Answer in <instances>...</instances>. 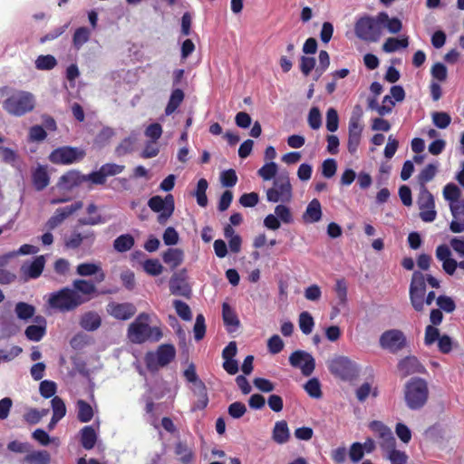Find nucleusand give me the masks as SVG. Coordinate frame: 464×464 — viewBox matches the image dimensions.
I'll list each match as a JSON object with an SVG mask.
<instances>
[{
	"mask_svg": "<svg viewBox=\"0 0 464 464\" xmlns=\"http://www.w3.org/2000/svg\"><path fill=\"white\" fill-rule=\"evenodd\" d=\"M0 92L2 95H5L3 109L12 116L22 117L32 112L35 108V97L28 91L5 86L1 88Z\"/></svg>",
	"mask_w": 464,
	"mask_h": 464,
	"instance_id": "f257e3e1",
	"label": "nucleus"
},
{
	"mask_svg": "<svg viewBox=\"0 0 464 464\" xmlns=\"http://www.w3.org/2000/svg\"><path fill=\"white\" fill-rule=\"evenodd\" d=\"M150 314L140 313L128 327V338L133 343L140 344L147 341L158 342L162 338V332L158 326L150 325Z\"/></svg>",
	"mask_w": 464,
	"mask_h": 464,
	"instance_id": "f03ea898",
	"label": "nucleus"
},
{
	"mask_svg": "<svg viewBox=\"0 0 464 464\" xmlns=\"http://www.w3.org/2000/svg\"><path fill=\"white\" fill-rule=\"evenodd\" d=\"M86 302H88V298L78 295L76 291L68 286L51 293L47 299L48 306L61 313L73 311Z\"/></svg>",
	"mask_w": 464,
	"mask_h": 464,
	"instance_id": "7ed1b4c3",
	"label": "nucleus"
},
{
	"mask_svg": "<svg viewBox=\"0 0 464 464\" xmlns=\"http://www.w3.org/2000/svg\"><path fill=\"white\" fill-rule=\"evenodd\" d=\"M428 397L429 388L424 379L412 377L406 382L404 399L411 410H420L426 404Z\"/></svg>",
	"mask_w": 464,
	"mask_h": 464,
	"instance_id": "20e7f679",
	"label": "nucleus"
},
{
	"mask_svg": "<svg viewBox=\"0 0 464 464\" xmlns=\"http://www.w3.org/2000/svg\"><path fill=\"white\" fill-rule=\"evenodd\" d=\"M176 357L173 344L164 343L158 346L155 352H148L144 362L150 372H157L160 368L169 365Z\"/></svg>",
	"mask_w": 464,
	"mask_h": 464,
	"instance_id": "39448f33",
	"label": "nucleus"
},
{
	"mask_svg": "<svg viewBox=\"0 0 464 464\" xmlns=\"http://www.w3.org/2000/svg\"><path fill=\"white\" fill-rule=\"evenodd\" d=\"M266 198L273 203H289L292 199V185L287 172L278 174L272 188L266 191Z\"/></svg>",
	"mask_w": 464,
	"mask_h": 464,
	"instance_id": "423d86ee",
	"label": "nucleus"
},
{
	"mask_svg": "<svg viewBox=\"0 0 464 464\" xmlns=\"http://www.w3.org/2000/svg\"><path fill=\"white\" fill-rule=\"evenodd\" d=\"M356 36L365 42H377L382 34L379 14L376 17L365 15L358 19L354 25Z\"/></svg>",
	"mask_w": 464,
	"mask_h": 464,
	"instance_id": "0eeeda50",
	"label": "nucleus"
},
{
	"mask_svg": "<svg viewBox=\"0 0 464 464\" xmlns=\"http://www.w3.org/2000/svg\"><path fill=\"white\" fill-rule=\"evenodd\" d=\"M85 156L86 151L82 148L61 146L49 154L48 160L55 165H71L81 162Z\"/></svg>",
	"mask_w": 464,
	"mask_h": 464,
	"instance_id": "6e6552de",
	"label": "nucleus"
},
{
	"mask_svg": "<svg viewBox=\"0 0 464 464\" xmlns=\"http://www.w3.org/2000/svg\"><path fill=\"white\" fill-rule=\"evenodd\" d=\"M328 369L333 375L343 381H353L359 374L356 363L346 356H337L331 360Z\"/></svg>",
	"mask_w": 464,
	"mask_h": 464,
	"instance_id": "1a4fd4ad",
	"label": "nucleus"
},
{
	"mask_svg": "<svg viewBox=\"0 0 464 464\" xmlns=\"http://www.w3.org/2000/svg\"><path fill=\"white\" fill-rule=\"evenodd\" d=\"M380 346L392 353H397L407 346V338L399 329L384 331L379 339Z\"/></svg>",
	"mask_w": 464,
	"mask_h": 464,
	"instance_id": "9d476101",
	"label": "nucleus"
},
{
	"mask_svg": "<svg viewBox=\"0 0 464 464\" xmlns=\"http://www.w3.org/2000/svg\"><path fill=\"white\" fill-rule=\"evenodd\" d=\"M290 364L301 370L303 375L310 376L315 368L314 357L307 352L297 350L289 356Z\"/></svg>",
	"mask_w": 464,
	"mask_h": 464,
	"instance_id": "9b49d317",
	"label": "nucleus"
},
{
	"mask_svg": "<svg viewBox=\"0 0 464 464\" xmlns=\"http://www.w3.org/2000/svg\"><path fill=\"white\" fill-rule=\"evenodd\" d=\"M169 291L174 295L183 296L189 299L192 290L187 282V271L182 269L174 273L169 279Z\"/></svg>",
	"mask_w": 464,
	"mask_h": 464,
	"instance_id": "f8f14e48",
	"label": "nucleus"
},
{
	"mask_svg": "<svg viewBox=\"0 0 464 464\" xmlns=\"http://www.w3.org/2000/svg\"><path fill=\"white\" fill-rule=\"evenodd\" d=\"M370 429L377 435L380 447L384 450L395 448L396 441L390 428L382 421L373 420L370 423Z\"/></svg>",
	"mask_w": 464,
	"mask_h": 464,
	"instance_id": "ddd939ff",
	"label": "nucleus"
},
{
	"mask_svg": "<svg viewBox=\"0 0 464 464\" xmlns=\"http://www.w3.org/2000/svg\"><path fill=\"white\" fill-rule=\"evenodd\" d=\"M95 283V281L92 280L75 279L72 282V289L73 291H76L78 295H81L83 297L88 298V301L100 295H107L112 293L111 290L98 291Z\"/></svg>",
	"mask_w": 464,
	"mask_h": 464,
	"instance_id": "4468645a",
	"label": "nucleus"
},
{
	"mask_svg": "<svg viewBox=\"0 0 464 464\" xmlns=\"http://www.w3.org/2000/svg\"><path fill=\"white\" fill-rule=\"evenodd\" d=\"M107 313L117 320L126 321L130 319L137 312L132 303L111 302L106 307Z\"/></svg>",
	"mask_w": 464,
	"mask_h": 464,
	"instance_id": "2eb2a0df",
	"label": "nucleus"
},
{
	"mask_svg": "<svg viewBox=\"0 0 464 464\" xmlns=\"http://www.w3.org/2000/svg\"><path fill=\"white\" fill-rule=\"evenodd\" d=\"M77 275L81 276H95V282L101 283L105 280L106 275L100 264L96 263H82L76 267Z\"/></svg>",
	"mask_w": 464,
	"mask_h": 464,
	"instance_id": "dca6fc26",
	"label": "nucleus"
},
{
	"mask_svg": "<svg viewBox=\"0 0 464 464\" xmlns=\"http://www.w3.org/2000/svg\"><path fill=\"white\" fill-rule=\"evenodd\" d=\"M398 369L404 377L413 373H422L425 372V367L415 356H407L401 359L398 363Z\"/></svg>",
	"mask_w": 464,
	"mask_h": 464,
	"instance_id": "f3484780",
	"label": "nucleus"
},
{
	"mask_svg": "<svg viewBox=\"0 0 464 464\" xmlns=\"http://www.w3.org/2000/svg\"><path fill=\"white\" fill-rule=\"evenodd\" d=\"M45 258L44 256H37L30 264H24L21 267L22 274L27 278H38L44 268Z\"/></svg>",
	"mask_w": 464,
	"mask_h": 464,
	"instance_id": "a211bd4d",
	"label": "nucleus"
},
{
	"mask_svg": "<svg viewBox=\"0 0 464 464\" xmlns=\"http://www.w3.org/2000/svg\"><path fill=\"white\" fill-rule=\"evenodd\" d=\"M82 205H71L70 207L57 208L54 215L52 216L46 223L48 229L52 230L57 227L71 214L81 208Z\"/></svg>",
	"mask_w": 464,
	"mask_h": 464,
	"instance_id": "6ab92c4d",
	"label": "nucleus"
},
{
	"mask_svg": "<svg viewBox=\"0 0 464 464\" xmlns=\"http://www.w3.org/2000/svg\"><path fill=\"white\" fill-rule=\"evenodd\" d=\"M83 183H85L84 174L76 169L67 171L59 179V185L67 189H72Z\"/></svg>",
	"mask_w": 464,
	"mask_h": 464,
	"instance_id": "aec40b11",
	"label": "nucleus"
},
{
	"mask_svg": "<svg viewBox=\"0 0 464 464\" xmlns=\"http://www.w3.org/2000/svg\"><path fill=\"white\" fill-rule=\"evenodd\" d=\"M363 126L362 124L349 123L347 148L350 153L356 152L362 138Z\"/></svg>",
	"mask_w": 464,
	"mask_h": 464,
	"instance_id": "412c9836",
	"label": "nucleus"
},
{
	"mask_svg": "<svg viewBox=\"0 0 464 464\" xmlns=\"http://www.w3.org/2000/svg\"><path fill=\"white\" fill-rule=\"evenodd\" d=\"M174 453L182 464H190L195 459V453L187 442L179 440L174 445Z\"/></svg>",
	"mask_w": 464,
	"mask_h": 464,
	"instance_id": "4be33fe9",
	"label": "nucleus"
},
{
	"mask_svg": "<svg viewBox=\"0 0 464 464\" xmlns=\"http://www.w3.org/2000/svg\"><path fill=\"white\" fill-rule=\"evenodd\" d=\"M34 321L38 324L43 323V325L32 324V325L27 326V328L25 329V336L30 341L39 342L44 336V334L46 333V327H45L46 321H45L44 317H43L41 315L36 316L34 318Z\"/></svg>",
	"mask_w": 464,
	"mask_h": 464,
	"instance_id": "5701e85b",
	"label": "nucleus"
},
{
	"mask_svg": "<svg viewBox=\"0 0 464 464\" xmlns=\"http://www.w3.org/2000/svg\"><path fill=\"white\" fill-rule=\"evenodd\" d=\"M453 220L450 222V228L453 233L464 231V205H450Z\"/></svg>",
	"mask_w": 464,
	"mask_h": 464,
	"instance_id": "b1692460",
	"label": "nucleus"
},
{
	"mask_svg": "<svg viewBox=\"0 0 464 464\" xmlns=\"http://www.w3.org/2000/svg\"><path fill=\"white\" fill-rule=\"evenodd\" d=\"M97 432L92 425L84 426L80 430V442L83 449L90 450L97 442Z\"/></svg>",
	"mask_w": 464,
	"mask_h": 464,
	"instance_id": "393cba45",
	"label": "nucleus"
},
{
	"mask_svg": "<svg viewBox=\"0 0 464 464\" xmlns=\"http://www.w3.org/2000/svg\"><path fill=\"white\" fill-rule=\"evenodd\" d=\"M162 259L171 269H175L182 264L184 252L179 248H168L162 254Z\"/></svg>",
	"mask_w": 464,
	"mask_h": 464,
	"instance_id": "a878e982",
	"label": "nucleus"
},
{
	"mask_svg": "<svg viewBox=\"0 0 464 464\" xmlns=\"http://www.w3.org/2000/svg\"><path fill=\"white\" fill-rule=\"evenodd\" d=\"M32 180L37 190H42L49 185L50 177L45 166H38L32 173Z\"/></svg>",
	"mask_w": 464,
	"mask_h": 464,
	"instance_id": "bb28decb",
	"label": "nucleus"
},
{
	"mask_svg": "<svg viewBox=\"0 0 464 464\" xmlns=\"http://www.w3.org/2000/svg\"><path fill=\"white\" fill-rule=\"evenodd\" d=\"M290 438L289 429L285 420L276 421L272 433V439L278 444H284Z\"/></svg>",
	"mask_w": 464,
	"mask_h": 464,
	"instance_id": "cd10ccee",
	"label": "nucleus"
},
{
	"mask_svg": "<svg viewBox=\"0 0 464 464\" xmlns=\"http://www.w3.org/2000/svg\"><path fill=\"white\" fill-rule=\"evenodd\" d=\"M102 324L100 315L94 312H88L84 314L80 321V325L86 331H95Z\"/></svg>",
	"mask_w": 464,
	"mask_h": 464,
	"instance_id": "c85d7f7f",
	"label": "nucleus"
},
{
	"mask_svg": "<svg viewBox=\"0 0 464 464\" xmlns=\"http://www.w3.org/2000/svg\"><path fill=\"white\" fill-rule=\"evenodd\" d=\"M222 317L224 324L226 326L232 327L231 329H228V331H234L239 326L240 322L237 318V315L227 303H224L222 304Z\"/></svg>",
	"mask_w": 464,
	"mask_h": 464,
	"instance_id": "c756f323",
	"label": "nucleus"
},
{
	"mask_svg": "<svg viewBox=\"0 0 464 464\" xmlns=\"http://www.w3.org/2000/svg\"><path fill=\"white\" fill-rule=\"evenodd\" d=\"M379 22L381 23V26L385 25L388 31L392 34H397L402 28L400 19L397 17L390 18L388 14L385 12L379 13Z\"/></svg>",
	"mask_w": 464,
	"mask_h": 464,
	"instance_id": "7c9ffc66",
	"label": "nucleus"
},
{
	"mask_svg": "<svg viewBox=\"0 0 464 464\" xmlns=\"http://www.w3.org/2000/svg\"><path fill=\"white\" fill-rule=\"evenodd\" d=\"M195 392H197L198 398L193 403L191 407L192 411L204 410L208 404V396L207 392L206 385L203 382H198V388H196Z\"/></svg>",
	"mask_w": 464,
	"mask_h": 464,
	"instance_id": "2f4dec72",
	"label": "nucleus"
},
{
	"mask_svg": "<svg viewBox=\"0 0 464 464\" xmlns=\"http://www.w3.org/2000/svg\"><path fill=\"white\" fill-rule=\"evenodd\" d=\"M77 419L80 422L85 423L93 418L92 407L84 400H78L76 402Z\"/></svg>",
	"mask_w": 464,
	"mask_h": 464,
	"instance_id": "473e14b6",
	"label": "nucleus"
},
{
	"mask_svg": "<svg viewBox=\"0 0 464 464\" xmlns=\"http://www.w3.org/2000/svg\"><path fill=\"white\" fill-rule=\"evenodd\" d=\"M185 94L181 89H174L165 108V114L171 115L183 102Z\"/></svg>",
	"mask_w": 464,
	"mask_h": 464,
	"instance_id": "72a5a7b5",
	"label": "nucleus"
},
{
	"mask_svg": "<svg viewBox=\"0 0 464 464\" xmlns=\"http://www.w3.org/2000/svg\"><path fill=\"white\" fill-rule=\"evenodd\" d=\"M53 417L51 422L55 423L63 419L66 414V406L62 398L54 396L52 401Z\"/></svg>",
	"mask_w": 464,
	"mask_h": 464,
	"instance_id": "f704fd0d",
	"label": "nucleus"
},
{
	"mask_svg": "<svg viewBox=\"0 0 464 464\" xmlns=\"http://www.w3.org/2000/svg\"><path fill=\"white\" fill-rule=\"evenodd\" d=\"M150 208L158 213V222L165 224L169 218L173 214L175 205H148Z\"/></svg>",
	"mask_w": 464,
	"mask_h": 464,
	"instance_id": "c9c22d12",
	"label": "nucleus"
},
{
	"mask_svg": "<svg viewBox=\"0 0 464 464\" xmlns=\"http://www.w3.org/2000/svg\"><path fill=\"white\" fill-rule=\"evenodd\" d=\"M90 37L91 31L87 27L82 26L77 28L72 36L73 47L76 50H80L89 41Z\"/></svg>",
	"mask_w": 464,
	"mask_h": 464,
	"instance_id": "e433bc0d",
	"label": "nucleus"
},
{
	"mask_svg": "<svg viewBox=\"0 0 464 464\" xmlns=\"http://www.w3.org/2000/svg\"><path fill=\"white\" fill-rule=\"evenodd\" d=\"M409 45V41L407 37L398 39L394 37L388 38L383 45L382 50L385 53H393L399 50L400 48H406Z\"/></svg>",
	"mask_w": 464,
	"mask_h": 464,
	"instance_id": "4c0bfd02",
	"label": "nucleus"
},
{
	"mask_svg": "<svg viewBox=\"0 0 464 464\" xmlns=\"http://www.w3.org/2000/svg\"><path fill=\"white\" fill-rule=\"evenodd\" d=\"M8 263V256H0V284L8 285L13 283L16 279L14 273L5 268Z\"/></svg>",
	"mask_w": 464,
	"mask_h": 464,
	"instance_id": "58836bf2",
	"label": "nucleus"
},
{
	"mask_svg": "<svg viewBox=\"0 0 464 464\" xmlns=\"http://www.w3.org/2000/svg\"><path fill=\"white\" fill-rule=\"evenodd\" d=\"M134 246V238L130 234H124L118 237L114 242V248L121 253L130 250Z\"/></svg>",
	"mask_w": 464,
	"mask_h": 464,
	"instance_id": "ea45409f",
	"label": "nucleus"
},
{
	"mask_svg": "<svg viewBox=\"0 0 464 464\" xmlns=\"http://www.w3.org/2000/svg\"><path fill=\"white\" fill-rule=\"evenodd\" d=\"M15 314L21 320H28L32 318L35 313L34 305L24 302H19L15 304Z\"/></svg>",
	"mask_w": 464,
	"mask_h": 464,
	"instance_id": "a19ab883",
	"label": "nucleus"
},
{
	"mask_svg": "<svg viewBox=\"0 0 464 464\" xmlns=\"http://www.w3.org/2000/svg\"><path fill=\"white\" fill-rule=\"evenodd\" d=\"M278 166L276 162L270 161L262 166L258 170L257 174L264 180H271L277 176Z\"/></svg>",
	"mask_w": 464,
	"mask_h": 464,
	"instance_id": "79ce46f5",
	"label": "nucleus"
},
{
	"mask_svg": "<svg viewBox=\"0 0 464 464\" xmlns=\"http://www.w3.org/2000/svg\"><path fill=\"white\" fill-rule=\"evenodd\" d=\"M355 394L357 400L361 402H363L370 394H372V397H377L379 391L377 387L372 389L369 382H364L356 390Z\"/></svg>",
	"mask_w": 464,
	"mask_h": 464,
	"instance_id": "37998d69",
	"label": "nucleus"
},
{
	"mask_svg": "<svg viewBox=\"0 0 464 464\" xmlns=\"http://www.w3.org/2000/svg\"><path fill=\"white\" fill-rule=\"evenodd\" d=\"M334 291L338 300L337 304L345 306L347 304V284L343 278L336 281Z\"/></svg>",
	"mask_w": 464,
	"mask_h": 464,
	"instance_id": "c03bdc74",
	"label": "nucleus"
},
{
	"mask_svg": "<svg viewBox=\"0 0 464 464\" xmlns=\"http://www.w3.org/2000/svg\"><path fill=\"white\" fill-rule=\"evenodd\" d=\"M314 321L309 312H302L299 315V327L303 334H310L313 331Z\"/></svg>",
	"mask_w": 464,
	"mask_h": 464,
	"instance_id": "a18cd8bd",
	"label": "nucleus"
},
{
	"mask_svg": "<svg viewBox=\"0 0 464 464\" xmlns=\"http://www.w3.org/2000/svg\"><path fill=\"white\" fill-rule=\"evenodd\" d=\"M321 205H308L305 212L303 215V219L305 223L317 222L322 218Z\"/></svg>",
	"mask_w": 464,
	"mask_h": 464,
	"instance_id": "49530a36",
	"label": "nucleus"
},
{
	"mask_svg": "<svg viewBox=\"0 0 464 464\" xmlns=\"http://www.w3.org/2000/svg\"><path fill=\"white\" fill-rule=\"evenodd\" d=\"M24 460L33 464H49L50 454L46 450L34 451L26 455Z\"/></svg>",
	"mask_w": 464,
	"mask_h": 464,
	"instance_id": "de8ad7c7",
	"label": "nucleus"
},
{
	"mask_svg": "<svg viewBox=\"0 0 464 464\" xmlns=\"http://www.w3.org/2000/svg\"><path fill=\"white\" fill-rule=\"evenodd\" d=\"M57 65V61L54 56L51 54L39 55L35 60V67L38 70H52Z\"/></svg>",
	"mask_w": 464,
	"mask_h": 464,
	"instance_id": "09e8293b",
	"label": "nucleus"
},
{
	"mask_svg": "<svg viewBox=\"0 0 464 464\" xmlns=\"http://www.w3.org/2000/svg\"><path fill=\"white\" fill-rule=\"evenodd\" d=\"M460 194L459 188L454 183H449L443 188L444 198L450 203H459Z\"/></svg>",
	"mask_w": 464,
	"mask_h": 464,
	"instance_id": "8fccbe9b",
	"label": "nucleus"
},
{
	"mask_svg": "<svg viewBox=\"0 0 464 464\" xmlns=\"http://www.w3.org/2000/svg\"><path fill=\"white\" fill-rule=\"evenodd\" d=\"M88 217L80 218L79 222L82 225H96L101 222H103L102 217L96 214L97 206L96 205H88L87 208Z\"/></svg>",
	"mask_w": 464,
	"mask_h": 464,
	"instance_id": "3c124183",
	"label": "nucleus"
},
{
	"mask_svg": "<svg viewBox=\"0 0 464 464\" xmlns=\"http://www.w3.org/2000/svg\"><path fill=\"white\" fill-rule=\"evenodd\" d=\"M173 307L177 314L184 321H190L192 319L191 309L188 304L181 300H174Z\"/></svg>",
	"mask_w": 464,
	"mask_h": 464,
	"instance_id": "603ef678",
	"label": "nucleus"
},
{
	"mask_svg": "<svg viewBox=\"0 0 464 464\" xmlns=\"http://www.w3.org/2000/svg\"><path fill=\"white\" fill-rule=\"evenodd\" d=\"M144 271L153 276H157L160 275L163 271V266L158 259H147L144 261L143 265Z\"/></svg>",
	"mask_w": 464,
	"mask_h": 464,
	"instance_id": "864d4df0",
	"label": "nucleus"
},
{
	"mask_svg": "<svg viewBox=\"0 0 464 464\" xmlns=\"http://www.w3.org/2000/svg\"><path fill=\"white\" fill-rule=\"evenodd\" d=\"M304 388L308 395L312 398L319 399L323 395L320 382L316 378L308 380Z\"/></svg>",
	"mask_w": 464,
	"mask_h": 464,
	"instance_id": "5fc2aeb1",
	"label": "nucleus"
},
{
	"mask_svg": "<svg viewBox=\"0 0 464 464\" xmlns=\"http://www.w3.org/2000/svg\"><path fill=\"white\" fill-rule=\"evenodd\" d=\"M47 138V131L41 125L30 127L28 131V140L31 142H41Z\"/></svg>",
	"mask_w": 464,
	"mask_h": 464,
	"instance_id": "6e6d98bb",
	"label": "nucleus"
},
{
	"mask_svg": "<svg viewBox=\"0 0 464 464\" xmlns=\"http://www.w3.org/2000/svg\"><path fill=\"white\" fill-rule=\"evenodd\" d=\"M433 124L439 129H446L451 122V117L444 111H435L432 113Z\"/></svg>",
	"mask_w": 464,
	"mask_h": 464,
	"instance_id": "4d7b16f0",
	"label": "nucleus"
},
{
	"mask_svg": "<svg viewBox=\"0 0 464 464\" xmlns=\"http://www.w3.org/2000/svg\"><path fill=\"white\" fill-rule=\"evenodd\" d=\"M424 295L425 292H419L415 289H410L411 303L417 312H421L424 309Z\"/></svg>",
	"mask_w": 464,
	"mask_h": 464,
	"instance_id": "13d9d810",
	"label": "nucleus"
},
{
	"mask_svg": "<svg viewBox=\"0 0 464 464\" xmlns=\"http://www.w3.org/2000/svg\"><path fill=\"white\" fill-rule=\"evenodd\" d=\"M339 126V116L334 108H329L326 111V129L330 132L337 130Z\"/></svg>",
	"mask_w": 464,
	"mask_h": 464,
	"instance_id": "bf43d9fd",
	"label": "nucleus"
},
{
	"mask_svg": "<svg viewBox=\"0 0 464 464\" xmlns=\"http://www.w3.org/2000/svg\"><path fill=\"white\" fill-rule=\"evenodd\" d=\"M194 338L197 341H200L206 334V324L205 317L202 314H199L196 317V322L193 327Z\"/></svg>",
	"mask_w": 464,
	"mask_h": 464,
	"instance_id": "052dcab7",
	"label": "nucleus"
},
{
	"mask_svg": "<svg viewBox=\"0 0 464 464\" xmlns=\"http://www.w3.org/2000/svg\"><path fill=\"white\" fill-rule=\"evenodd\" d=\"M208 186V181L205 179H200L198 181L196 190L193 192V195L197 198V203H208L206 195Z\"/></svg>",
	"mask_w": 464,
	"mask_h": 464,
	"instance_id": "680f3d73",
	"label": "nucleus"
},
{
	"mask_svg": "<svg viewBox=\"0 0 464 464\" xmlns=\"http://www.w3.org/2000/svg\"><path fill=\"white\" fill-rule=\"evenodd\" d=\"M285 343L278 334L272 335L267 341V348L270 353L277 354L283 351Z\"/></svg>",
	"mask_w": 464,
	"mask_h": 464,
	"instance_id": "e2e57ef3",
	"label": "nucleus"
},
{
	"mask_svg": "<svg viewBox=\"0 0 464 464\" xmlns=\"http://www.w3.org/2000/svg\"><path fill=\"white\" fill-rule=\"evenodd\" d=\"M220 180L223 187L231 188L237 182V176L234 169H229L221 172Z\"/></svg>",
	"mask_w": 464,
	"mask_h": 464,
	"instance_id": "0e129e2a",
	"label": "nucleus"
},
{
	"mask_svg": "<svg viewBox=\"0 0 464 464\" xmlns=\"http://www.w3.org/2000/svg\"><path fill=\"white\" fill-rule=\"evenodd\" d=\"M56 383L47 380L43 381L39 387L40 394L45 399L53 397L56 392Z\"/></svg>",
	"mask_w": 464,
	"mask_h": 464,
	"instance_id": "69168bd1",
	"label": "nucleus"
},
{
	"mask_svg": "<svg viewBox=\"0 0 464 464\" xmlns=\"http://www.w3.org/2000/svg\"><path fill=\"white\" fill-rule=\"evenodd\" d=\"M101 170L107 179L108 177L115 176L121 173L125 167L116 163H106L101 166Z\"/></svg>",
	"mask_w": 464,
	"mask_h": 464,
	"instance_id": "338daca9",
	"label": "nucleus"
},
{
	"mask_svg": "<svg viewBox=\"0 0 464 464\" xmlns=\"http://www.w3.org/2000/svg\"><path fill=\"white\" fill-rule=\"evenodd\" d=\"M388 459H390L391 464H406L408 456L405 452L393 448L388 450Z\"/></svg>",
	"mask_w": 464,
	"mask_h": 464,
	"instance_id": "774afa93",
	"label": "nucleus"
}]
</instances>
